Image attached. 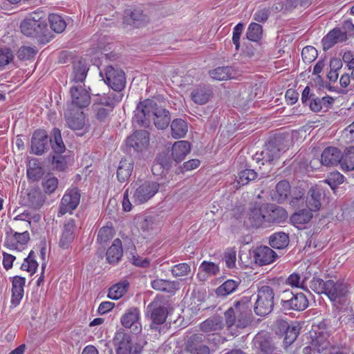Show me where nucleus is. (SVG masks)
<instances>
[{
	"label": "nucleus",
	"instance_id": "obj_1",
	"mask_svg": "<svg viewBox=\"0 0 354 354\" xmlns=\"http://www.w3.org/2000/svg\"><path fill=\"white\" fill-rule=\"evenodd\" d=\"M151 121L158 129H165L171 122L169 111L154 99L140 102L134 111L132 122L140 127L147 128Z\"/></svg>",
	"mask_w": 354,
	"mask_h": 354
},
{
	"label": "nucleus",
	"instance_id": "obj_2",
	"mask_svg": "<svg viewBox=\"0 0 354 354\" xmlns=\"http://www.w3.org/2000/svg\"><path fill=\"white\" fill-rule=\"evenodd\" d=\"M252 304L249 297L236 301L224 313L225 326L233 336H238L252 322Z\"/></svg>",
	"mask_w": 354,
	"mask_h": 354
},
{
	"label": "nucleus",
	"instance_id": "obj_3",
	"mask_svg": "<svg viewBox=\"0 0 354 354\" xmlns=\"http://www.w3.org/2000/svg\"><path fill=\"white\" fill-rule=\"evenodd\" d=\"M275 293L269 286L259 288L257 298L254 306V313L259 316H265L271 313L274 304Z\"/></svg>",
	"mask_w": 354,
	"mask_h": 354
},
{
	"label": "nucleus",
	"instance_id": "obj_4",
	"mask_svg": "<svg viewBox=\"0 0 354 354\" xmlns=\"http://www.w3.org/2000/svg\"><path fill=\"white\" fill-rule=\"evenodd\" d=\"M113 342L116 347V354H140L142 351V346L140 344L133 343L130 335L123 330L115 333Z\"/></svg>",
	"mask_w": 354,
	"mask_h": 354
},
{
	"label": "nucleus",
	"instance_id": "obj_5",
	"mask_svg": "<svg viewBox=\"0 0 354 354\" xmlns=\"http://www.w3.org/2000/svg\"><path fill=\"white\" fill-rule=\"evenodd\" d=\"M100 75L113 91L122 93L126 84V77L122 70L109 66Z\"/></svg>",
	"mask_w": 354,
	"mask_h": 354
},
{
	"label": "nucleus",
	"instance_id": "obj_6",
	"mask_svg": "<svg viewBox=\"0 0 354 354\" xmlns=\"http://www.w3.org/2000/svg\"><path fill=\"white\" fill-rule=\"evenodd\" d=\"M281 305V309L285 311H301L308 306V300L302 292L293 294L292 292L286 290L283 293Z\"/></svg>",
	"mask_w": 354,
	"mask_h": 354
},
{
	"label": "nucleus",
	"instance_id": "obj_7",
	"mask_svg": "<svg viewBox=\"0 0 354 354\" xmlns=\"http://www.w3.org/2000/svg\"><path fill=\"white\" fill-rule=\"evenodd\" d=\"M20 29L24 35L35 37L41 44H46L49 41L47 34V24H37L35 21H30L25 19L21 23Z\"/></svg>",
	"mask_w": 354,
	"mask_h": 354
},
{
	"label": "nucleus",
	"instance_id": "obj_8",
	"mask_svg": "<svg viewBox=\"0 0 354 354\" xmlns=\"http://www.w3.org/2000/svg\"><path fill=\"white\" fill-rule=\"evenodd\" d=\"M160 184L156 181L146 180L136 184L133 195L134 203L143 204L150 200L158 192Z\"/></svg>",
	"mask_w": 354,
	"mask_h": 354
},
{
	"label": "nucleus",
	"instance_id": "obj_9",
	"mask_svg": "<svg viewBox=\"0 0 354 354\" xmlns=\"http://www.w3.org/2000/svg\"><path fill=\"white\" fill-rule=\"evenodd\" d=\"M281 153V149L277 144L276 140H270L266 144L263 149L260 153H256L252 156V160L261 165L272 164L279 159Z\"/></svg>",
	"mask_w": 354,
	"mask_h": 354
},
{
	"label": "nucleus",
	"instance_id": "obj_10",
	"mask_svg": "<svg viewBox=\"0 0 354 354\" xmlns=\"http://www.w3.org/2000/svg\"><path fill=\"white\" fill-rule=\"evenodd\" d=\"M80 192L78 188L68 189L63 196L59 206L58 216H62L67 212H72L80 204Z\"/></svg>",
	"mask_w": 354,
	"mask_h": 354
},
{
	"label": "nucleus",
	"instance_id": "obj_11",
	"mask_svg": "<svg viewBox=\"0 0 354 354\" xmlns=\"http://www.w3.org/2000/svg\"><path fill=\"white\" fill-rule=\"evenodd\" d=\"M147 315L150 317L151 324L150 328L154 330H160L161 325L164 324L167 317V310L158 302L151 303L147 308Z\"/></svg>",
	"mask_w": 354,
	"mask_h": 354
},
{
	"label": "nucleus",
	"instance_id": "obj_12",
	"mask_svg": "<svg viewBox=\"0 0 354 354\" xmlns=\"http://www.w3.org/2000/svg\"><path fill=\"white\" fill-rule=\"evenodd\" d=\"M205 336L201 333L193 334L185 342V350L190 354H210L209 348L205 344Z\"/></svg>",
	"mask_w": 354,
	"mask_h": 354
},
{
	"label": "nucleus",
	"instance_id": "obj_13",
	"mask_svg": "<svg viewBox=\"0 0 354 354\" xmlns=\"http://www.w3.org/2000/svg\"><path fill=\"white\" fill-rule=\"evenodd\" d=\"M64 118L66 125L68 128L73 131L84 130L85 127V117L84 113L79 109H75L68 107L64 113Z\"/></svg>",
	"mask_w": 354,
	"mask_h": 354
},
{
	"label": "nucleus",
	"instance_id": "obj_14",
	"mask_svg": "<svg viewBox=\"0 0 354 354\" xmlns=\"http://www.w3.org/2000/svg\"><path fill=\"white\" fill-rule=\"evenodd\" d=\"M120 322L124 327L131 329L135 333H138L142 330V326L140 323V310L136 307L127 309L121 317Z\"/></svg>",
	"mask_w": 354,
	"mask_h": 354
},
{
	"label": "nucleus",
	"instance_id": "obj_15",
	"mask_svg": "<svg viewBox=\"0 0 354 354\" xmlns=\"http://www.w3.org/2000/svg\"><path fill=\"white\" fill-rule=\"evenodd\" d=\"M266 205L252 204L248 214V222L252 227H259L266 222Z\"/></svg>",
	"mask_w": 354,
	"mask_h": 354
},
{
	"label": "nucleus",
	"instance_id": "obj_16",
	"mask_svg": "<svg viewBox=\"0 0 354 354\" xmlns=\"http://www.w3.org/2000/svg\"><path fill=\"white\" fill-rule=\"evenodd\" d=\"M326 285L325 294L332 301L341 302L347 294V287L342 282L328 280L326 281Z\"/></svg>",
	"mask_w": 354,
	"mask_h": 354
},
{
	"label": "nucleus",
	"instance_id": "obj_17",
	"mask_svg": "<svg viewBox=\"0 0 354 354\" xmlns=\"http://www.w3.org/2000/svg\"><path fill=\"white\" fill-rule=\"evenodd\" d=\"M48 136L46 131L37 129L35 131L31 138V150L33 153L40 156L48 149Z\"/></svg>",
	"mask_w": 354,
	"mask_h": 354
},
{
	"label": "nucleus",
	"instance_id": "obj_18",
	"mask_svg": "<svg viewBox=\"0 0 354 354\" xmlns=\"http://www.w3.org/2000/svg\"><path fill=\"white\" fill-rule=\"evenodd\" d=\"M149 142V133L145 130L136 131L127 139V146L136 151L146 149Z\"/></svg>",
	"mask_w": 354,
	"mask_h": 354
},
{
	"label": "nucleus",
	"instance_id": "obj_19",
	"mask_svg": "<svg viewBox=\"0 0 354 354\" xmlns=\"http://www.w3.org/2000/svg\"><path fill=\"white\" fill-rule=\"evenodd\" d=\"M72 104L68 107L79 109L87 106L91 102V97L88 91L82 86H73L71 88Z\"/></svg>",
	"mask_w": 354,
	"mask_h": 354
},
{
	"label": "nucleus",
	"instance_id": "obj_20",
	"mask_svg": "<svg viewBox=\"0 0 354 354\" xmlns=\"http://www.w3.org/2000/svg\"><path fill=\"white\" fill-rule=\"evenodd\" d=\"M277 257L276 252L268 246H259L253 250L254 261L259 266L272 263Z\"/></svg>",
	"mask_w": 354,
	"mask_h": 354
},
{
	"label": "nucleus",
	"instance_id": "obj_21",
	"mask_svg": "<svg viewBox=\"0 0 354 354\" xmlns=\"http://www.w3.org/2000/svg\"><path fill=\"white\" fill-rule=\"evenodd\" d=\"M266 222L268 223H281L288 218L286 210L281 207L266 204Z\"/></svg>",
	"mask_w": 354,
	"mask_h": 354
},
{
	"label": "nucleus",
	"instance_id": "obj_22",
	"mask_svg": "<svg viewBox=\"0 0 354 354\" xmlns=\"http://www.w3.org/2000/svg\"><path fill=\"white\" fill-rule=\"evenodd\" d=\"M256 354H279L271 342L261 335H257L252 341Z\"/></svg>",
	"mask_w": 354,
	"mask_h": 354
},
{
	"label": "nucleus",
	"instance_id": "obj_23",
	"mask_svg": "<svg viewBox=\"0 0 354 354\" xmlns=\"http://www.w3.org/2000/svg\"><path fill=\"white\" fill-rule=\"evenodd\" d=\"M123 96L122 93H115L114 91H110L103 95L97 94L95 95L93 104H97L103 107L111 108L113 110L116 104L122 100Z\"/></svg>",
	"mask_w": 354,
	"mask_h": 354
},
{
	"label": "nucleus",
	"instance_id": "obj_24",
	"mask_svg": "<svg viewBox=\"0 0 354 354\" xmlns=\"http://www.w3.org/2000/svg\"><path fill=\"white\" fill-rule=\"evenodd\" d=\"M124 16L127 21L136 27L144 26L149 20V17L140 8L125 10Z\"/></svg>",
	"mask_w": 354,
	"mask_h": 354
},
{
	"label": "nucleus",
	"instance_id": "obj_25",
	"mask_svg": "<svg viewBox=\"0 0 354 354\" xmlns=\"http://www.w3.org/2000/svg\"><path fill=\"white\" fill-rule=\"evenodd\" d=\"M26 283V279L22 277L15 276L12 281V297L11 306H17L24 297V288Z\"/></svg>",
	"mask_w": 354,
	"mask_h": 354
},
{
	"label": "nucleus",
	"instance_id": "obj_26",
	"mask_svg": "<svg viewBox=\"0 0 354 354\" xmlns=\"http://www.w3.org/2000/svg\"><path fill=\"white\" fill-rule=\"evenodd\" d=\"M347 39L345 31H342V28H335L323 38V48L324 50H328L335 44L345 41Z\"/></svg>",
	"mask_w": 354,
	"mask_h": 354
},
{
	"label": "nucleus",
	"instance_id": "obj_27",
	"mask_svg": "<svg viewBox=\"0 0 354 354\" xmlns=\"http://www.w3.org/2000/svg\"><path fill=\"white\" fill-rule=\"evenodd\" d=\"M172 162L168 153H159L151 167V171L156 176H161L165 171H168L171 167Z\"/></svg>",
	"mask_w": 354,
	"mask_h": 354
},
{
	"label": "nucleus",
	"instance_id": "obj_28",
	"mask_svg": "<svg viewBox=\"0 0 354 354\" xmlns=\"http://www.w3.org/2000/svg\"><path fill=\"white\" fill-rule=\"evenodd\" d=\"M75 228V223L73 219H69L64 223L63 232L59 241V245L60 248L63 249L68 248L74 239V231Z\"/></svg>",
	"mask_w": 354,
	"mask_h": 354
},
{
	"label": "nucleus",
	"instance_id": "obj_29",
	"mask_svg": "<svg viewBox=\"0 0 354 354\" xmlns=\"http://www.w3.org/2000/svg\"><path fill=\"white\" fill-rule=\"evenodd\" d=\"M212 95V88L209 86L200 85L192 90L191 98L197 104H205Z\"/></svg>",
	"mask_w": 354,
	"mask_h": 354
},
{
	"label": "nucleus",
	"instance_id": "obj_30",
	"mask_svg": "<svg viewBox=\"0 0 354 354\" xmlns=\"http://www.w3.org/2000/svg\"><path fill=\"white\" fill-rule=\"evenodd\" d=\"M341 151L334 147H326L321 156V163L325 166H334L340 161Z\"/></svg>",
	"mask_w": 354,
	"mask_h": 354
},
{
	"label": "nucleus",
	"instance_id": "obj_31",
	"mask_svg": "<svg viewBox=\"0 0 354 354\" xmlns=\"http://www.w3.org/2000/svg\"><path fill=\"white\" fill-rule=\"evenodd\" d=\"M191 149L190 143L186 140L176 141L172 146L171 156L176 162L183 161Z\"/></svg>",
	"mask_w": 354,
	"mask_h": 354
},
{
	"label": "nucleus",
	"instance_id": "obj_32",
	"mask_svg": "<svg viewBox=\"0 0 354 354\" xmlns=\"http://www.w3.org/2000/svg\"><path fill=\"white\" fill-rule=\"evenodd\" d=\"M44 174V169L39 159L32 158L27 167V176L32 181H38Z\"/></svg>",
	"mask_w": 354,
	"mask_h": 354
},
{
	"label": "nucleus",
	"instance_id": "obj_33",
	"mask_svg": "<svg viewBox=\"0 0 354 354\" xmlns=\"http://www.w3.org/2000/svg\"><path fill=\"white\" fill-rule=\"evenodd\" d=\"M133 169V162L131 158L122 159L117 169L118 180L124 183L131 176Z\"/></svg>",
	"mask_w": 354,
	"mask_h": 354
},
{
	"label": "nucleus",
	"instance_id": "obj_34",
	"mask_svg": "<svg viewBox=\"0 0 354 354\" xmlns=\"http://www.w3.org/2000/svg\"><path fill=\"white\" fill-rule=\"evenodd\" d=\"M310 97L312 100L309 103V106L313 112H319L323 109L327 110L334 102V99L328 95L320 98L315 94H311Z\"/></svg>",
	"mask_w": 354,
	"mask_h": 354
},
{
	"label": "nucleus",
	"instance_id": "obj_35",
	"mask_svg": "<svg viewBox=\"0 0 354 354\" xmlns=\"http://www.w3.org/2000/svg\"><path fill=\"white\" fill-rule=\"evenodd\" d=\"M225 326L223 319L220 316H212L200 324V329L204 333H211L221 330Z\"/></svg>",
	"mask_w": 354,
	"mask_h": 354
},
{
	"label": "nucleus",
	"instance_id": "obj_36",
	"mask_svg": "<svg viewBox=\"0 0 354 354\" xmlns=\"http://www.w3.org/2000/svg\"><path fill=\"white\" fill-rule=\"evenodd\" d=\"M341 168L344 171H353L354 169V147L351 146L344 150V153H341L340 161Z\"/></svg>",
	"mask_w": 354,
	"mask_h": 354
},
{
	"label": "nucleus",
	"instance_id": "obj_37",
	"mask_svg": "<svg viewBox=\"0 0 354 354\" xmlns=\"http://www.w3.org/2000/svg\"><path fill=\"white\" fill-rule=\"evenodd\" d=\"M289 242L288 234L283 232H275L269 238L270 245L278 250L286 248L288 245Z\"/></svg>",
	"mask_w": 354,
	"mask_h": 354
},
{
	"label": "nucleus",
	"instance_id": "obj_38",
	"mask_svg": "<svg viewBox=\"0 0 354 354\" xmlns=\"http://www.w3.org/2000/svg\"><path fill=\"white\" fill-rule=\"evenodd\" d=\"M171 136L174 139H179L184 138L188 131V127L187 122L181 119H174L171 122Z\"/></svg>",
	"mask_w": 354,
	"mask_h": 354
},
{
	"label": "nucleus",
	"instance_id": "obj_39",
	"mask_svg": "<svg viewBox=\"0 0 354 354\" xmlns=\"http://www.w3.org/2000/svg\"><path fill=\"white\" fill-rule=\"evenodd\" d=\"M151 287L158 291L173 292L178 289V283L175 281L156 279L151 281Z\"/></svg>",
	"mask_w": 354,
	"mask_h": 354
},
{
	"label": "nucleus",
	"instance_id": "obj_40",
	"mask_svg": "<svg viewBox=\"0 0 354 354\" xmlns=\"http://www.w3.org/2000/svg\"><path fill=\"white\" fill-rule=\"evenodd\" d=\"M240 283L239 279L226 280L216 288V294L218 297H225L236 291Z\"/></svg>",
	"mask_w": 354,
	"mask_h": 354
},
{
	"label": "nucleus",
	"instance_id": "obj_41",
	"mask_svg": "<svg viewBox=\"0 0 354 354\" xmlns=\"http://www.w3.org/2000/svg\"><path fill=\"white\" fill-rule=\"evenodd\" d=\"M122 256V242L115 239L106 252V259L110 263H117Z\"/></svg>",
	"mask_w": 354,
	"mask_h": 354
},
{
	"label": "nucleus",
	"instance_id": "obj_42",
	"mask_svg": "<svg viewBox=\"0 0 354 354\" xmlns=\"http://www.w3.org/2000/svg\"><path fill=\"white\" fill-rule=\"evenodd\" d=\"M28 205L34 209H39L45 201L44 194L37 189H32L28 193Z\"/></svg>",
	"mask_w": 354,
	"mask_h": 354
},
{
	"label": "nucleus",
	"instance_id": "obj_43",
	"mask_svg": "<svg viewBox=\"0 0 354 354\" xmlns=\"http://www.w3.org/2000/svg\"><path fill=\"white\" fill-rule=\"evenodd\" d=\"M51 147L55 153L61 154L65 151L66 147L63 142L61 131L53 128L51 131V138L49 139Z\"/></svg>",
	"mask_w": 354,
	"mask_h": 354
},
{
	"label": "nucleus",
	"instance_id": "obj_44",
	"mask_svg": "<svg viewBox=\"0 0 354 354\" xmlns=\"http://www.w3.org/2000/svg\"><path fill=\"white\" fill-rule=\"evenodd\" d=\"M211 77L216 80H226L234 77V69L231 66H220L209 72Z\"/></svg>",
	"mask_w": 354,
	"mask_h": 354
},
{
	"label": "nucleus",
	"instance_id": "obj_45",
	"mask_svg": "<svg viewBox=\"0 0 354 354\" xmlns=\"http://www.w3.org/2000/svg\"><path fill=\"white\" fill-rule=\"evenodd\" d=\"M322 194L316 188H310L306 200V205L310 211H317L321 207Z\"/></svg>",
	"mask_w": 354,
	"mask_h": 354
},
{
	"label": "nucleus",
	"instance_id": "obj_46",
	"mask_svg": "<svg viewBox=\"0 0 354 354\" xmlns=\"http://www.w3.org/2000/svg\"><path fill=\"white\" fill-rule=\"evenodd\" d=\"M290 194V185L288 181L283 180L279 181L276 185V194H274V198L278 203H281L285 201Z\"/></svg>",
	"mask_w": 354,
	"mask_h": 354
},
{
	"label": "nucleus",
	"instance_id": "obj_47",
	"mask_svg": "<svg viewBox=\"0 0 354 354\" xmlns=\"http://www.w3.org/2000/svg\"><path fill=\"white\" fill-rule=\"evenodd\" d=\"M258 175L254 169H246L241 171L239 174V178L234 184L236 189L239 188L241 186L248 185L250 181L255 180Z\"/></svg>",
	"mask_w": 354,
	"mask_h": 354
},
{
	"label": "nucleus",
	"instance_id": "obj_48",
	"mask_svg": "<svg viewBox=\"0 0 354 354\" xmlns=\"http://www.w3.org/2000/svg\"><path fill=\"white\" fill-rule=\"evenodd\" d=\"M129 286L126 280L112 286L109 290L108 297L115 300L121 298L127 292Z\"/></svg>",
	"mask_w": 354,
	"mask_h": 354
},
{
	"label": "nucleus",
	"instance_id": "obj_49",
	"mask_svg": "<svg viewBox=\"0 0 354 354\" xmlns=\"http://www.w3.org/2000/svg\"><path fill=\"white\" fill-rule=\"evenodd\" d=\"M48 21L50 28L57 33L62 32L66 28V24L64 19L59 15L50 14Z\"/></svg>",
	"mask_w": 354,
	"mask_h": 354
},
{
	"label": "nucleus",
	"instance_id": "obj_50",
	"mask_svg": "<svg viewBox=\"0 0 354 354\" xmlns=\"http://www.w3.org/2000/svg\"><path fill=\"white\" fill-rule=\"evenodd\" d=\"M88 68L84 62L79 61L73 65V81L82 82L87 75Z\"/></svg>",
	"mask_w": 354,
	"mask_h": 354
},
{
	"label": "nucleus",
	"instance_id": "obj_51",
	"mask_svg": "<svg viewBox=\"0 0 354 354\" xmlns=\"http://www.w3.org/2000/svg\"><path fill=\"white\" fill-rule=\"evenodd\" d=\"M309 209H303L294 213L290 217L292 223L302 225L308 223L313 217V214Z\"/></svg>",
	"mask_w": 354,
	"mask_h": 354
},
{
	"label": "nucleus",
	"instance_id": "obj_52",
	"mask_svg": "<svg viewBox=\"0 0 354 354\" xmlns=\"http://www.w3.org/2000/svg\"><path fill=\"white\" fill-rule=\"evenodd\" d=\"M262 33V26L254 22L249 25L246 32V37L250 41H258L261 39Z\"/></svg>",
	"mask_w": 354,
	"mask_h": 354
},
{
	"label": "nucleus",
	"instance_id": "obj_53",
	"mask_svg": "<svg viewBox=\"0 0 354 354\" xmlns=\"http://www.w3.org/2000/svg\"><path fill=\"white\" fill-rule=\"evenodd\" d=\"M35 257L36 255L35 252L31 250L28 256L25 258L24 261L21 266V269L30 272L31 274H34L39 266L38 263L35 260Z\"/></svg>",
	"mask_w": 354,
	"mask_h": 354
},
{
	"label": "nucleus",
	"instance_id": "obj_54",
	"mask_svg": "<svg viewBox=\"0 0 354 354\" xmlns=\"http://www.w3.org/2000/svg\"><path fill=\"white\" fill-rule=\"evenodd\" d=\"M300 331L298 324H292L290 328L283 334V344L286 347L291 345L297 339Z\"/></svg>",
	"mask_w": 354,
	"mask_h": 354
},
{
	"label": "nucleus",
	"instance_id": "obj_55",
	"mask_svg": "<svg viewBox=\"0 0 354 354\" xmlns=\"http://www.w3.org/2000/svg\"><path fill=\"white\" fill-rule=\"evenodd\" d=\"M92 109L95 118L100 122H105L113 110L111 108L103 107L97 104H93Z\"/></svg>",
	"mask_w": 354,
	"mask_h": 354
},
{
	"label": "nucleus",
	"instance_id": "obj_56",
	"mask_svg": "<svg viewBox=\"0 0 354 354\" xmlns=\"http://www.w3.org/2000/svg\"><path fill=\"white\" fill-rule=\"evenodd\" d=\"M58 185V180L54 176H46L41 183L42 188L44 192L47 194H53Z\"/></svg>",
	"mask_w": 354,
	"mask_h": 354
},
{
	"label": "nucleus",
	"instance_id": "obj_57",
	"mask_svg": "<svg viewBox=\"0 0 354 354\" xmlns=\"http://www.w3.org/2000/svg\"><path fill=\"white\" fill-rule=\"evenodd\" d=\"M37 52L36 47L23 46L19 48L17 56L20 60H28L33 58Z\"/></svg>",
	"mask_w": 354,
	"mask_h": 354
},
{
	"label": "nucleus",
	"instance_id": "obj_58",
	"mask_svg": "<svg viewBox=\"0 0 354 354\" xmlns=\"http://www.w3.org/2000/svg\"><path fill=\"white\" fill-rule=\"evenodd\" d=\"M114 235V230L111 227H102L100 229L97 234V241L100 244H104L110 241Z\"/></svg>",
	"mask_w": 354,
	"mask_h": 354
},
{
	"label": "nucleus",
	"instance_id": "obj_59",
	"mask_svg": "<svg viewBox=\"0 0 354 354\" xmlns=\"http://www.w3.org/2000/svg\"><path fill=\"white\" fill-rule=\"evenodd\" d=\"M191 272V267L188 263H181L174 266L171 269L172 275L175 277H184Z\"/></svg>",
	"mask_w": 354,
	"mask_h": 354
},
{
	"label": "nucleus",
	"instance_id": "obj_60",
	"mask_svg": "<svg viewBox=\"0 0 354 354\" xmlns=\"http://www.w3.org/2000/svg\"><path fill=\"white\" fill-rule=\"evenodd\" d=\"M344 177L338 171L331 172L325 180L332 189H335L337 187L344 182Z\"/></svg>",
	"mask_w": 354,
	"mask_h": 354
},
{
	"label": "nucleus",
	"instance_id": "obj_61",
	"mask_svg": "<svg viewBox=\"0 0 354 354\" xmlns=\"http://www.w3.org/2000/svg\"><path fill=\"white\" fill-rule=\"evenodd\" d=\"M317 50L311 46L304 47L301 51V57L304 62L311 63L317 57Z\"/></svg>",
	"mask_w": 354,
	"mask_h": 354
},
{
	"label": "nucleus",
	"instance_id": "obj_62",
	"mask_svg": "<svg viewBox=\"0 0 354 354\" xmlns=\"http://www.w3.org/2000/svg\"><path fill=\"white\" fill-rule=\"evenodd\" d=\"M4 245L10 250H21L17 242L16 232H15L12 230H10V232L6 233Z\"/></svg>",
	"mask_w": 354,
	"mask_h": 354
},
{
	"label": "nucleus",
	"instance_id": "obj_63",
	"mask_svg": "<svg viewBox=\"0 0 354 354\" xmlns=\"http://www.w3.org/2000/svg\"><path fill=\"white\" fill-rule=\"evenodd\" d=\"M310 288L317 294H322L326 292V281L318 277H313L310 282Z\"/></svg>",
	"mask_w": 354,
	"mask_h": 354
},
{
	"label": "nucleus",
	"instance_id": "obj_64",
	"mask_svg": "<svg viewBox=\"0 0 354 354\" xmlns=\"http://www.w3.org/2000/svg\"><path fill=\"white\" fill-rule=\"evenodd\" d=\"M13 58L14 55L10 48H0V68L8 64Z\"/></svg>",
	"mask_w": 354,
	"mask_h": 354
}]
</instances>
